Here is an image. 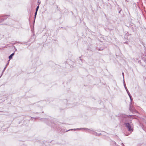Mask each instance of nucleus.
Returning a JSON list of instances; mask_svg holds the SVG:
<instances>
[{"instance_id":"1","label":"nucleus","mask_w":146,"mask_h":146,"mask_svg":"<svg viewBox=\"0 0 146 146\" xmlns=\"http://www.w3.org/2000/svg\"><path fill=\"white\" fill-rule=\"evenodd\" d=\"M10 16V15H6L2 16L0 17V25H11L12 24L13 20L10 19H9L8 20V22L7 23H2V22L6 20Z\"/></svg>"},{"instance_id":"2","label":"nucleus","mask_w":146,"mask_h":146,"mask_svg":"<svg viewBox=\"0 0 146 146\" xmlns=\"http://www.w3.org/2000/svg\"><path fill=\"white\" fill-rule=\"evenodd\" d=\"M131 115H122L121 116L122 118L121 119V121L125 124V123L129 122L131 120H130L129 119V116H131Z\"/></svg>"},{"instance_id":"3","label":"nucleus","mask_w":146,"mask_h":146,"mask_svg":"<svg viewBox=\"0 0 146 146\" xmlns=\"http://www.w3.org/2000/svg\"><path fill=\"white\" fill-rule=\"evenodd\" d=\"M124 125L128 129V131L131 132H132L133 131V128L131 127L132 125L131 123V120H130L129 122L125 123Z\"/></svg>"},{"instance_id":"4","label":"nucleus","mask_w":146,"mask_h":146,"mask_svg":"<svg viewBox=\"0 0 146 146\" xmlns=\"http://www.w3.org/2000/svg\"><path fill=\"white\" fill-rule=\"evenodd\" d=\"M52 127H53V128L57 130H60V128H59V126L58 125L54 123H51V125H50Z\"/></svg>"},{"instance_id":"5","label":"nucleus","mask_w":146,"mask_h":146,"mask_svg":"<svg viewBox=\"0 0 146 146\" xmlns=\"http://www.w3.org/2000/svg\"><path fill=\"white\" fill-rule=\"evenodd\" d=\"M123 85H124V86L125 88V89L127 92V94H128V95L130 94L126 86V84H125V81L124 80V82H123Z\"/></svg>"},{"instance_id":"6","label":"nucleus","mask_w":146,"mask_h":146,"mask_svg":"<svg viewBox=\"0 0 146 146\" xmlns=\"http://www.w3.org/2000/svg\"><path fill=\"white\" fill-rule=\"evenodd\" d=\"M14 54V52L12 54H11L9 56V59H11L12 58L13 56V55Z\"/></svg>"},{"instance_id":"7","label":"nucleus","mask_w":146,"mask_h":146,"mask_svg":"<svg viewBox=\"0 0 146 146\" xmlns=\"http://www.w3.org/2000/svg\"><path fill=\"white\" fill-rule=\"evenodd\" d=\"M128 95H129V96L130 98V101H131L130 103L131 104L132 103V101L133 100V98H132L130 94Z\"/></svg>"},{"instance_id":"8","label":"nucleus","mask_w":146,"mask_h":146,"mask_svg":"<svg viewBox=\"0 0 146 146\" xmlns=\"http://www.w3.org/2000/svg\"><path fill=\"white\" fill-rule=\"evenodd\" d=\"M35 19H34V23H35V20L36 19V11L35 12Z\"/></svg>"},{"instance_id":"9","label":"nucleus","mask_w":146,"mask_h":146,"mask_svg":"<svg viewBox=\"0 0 146 146\" xmlns=\"http://www.w3.org/2000/svg\"><path fill=\"white\" fill-rule=\"evenodd\" d=\"M83 129L84 130H88V132H90V131H91V130H90L86 128H83Z\"/></svg>"},{"instance_id":"10","label":"nucleus","mask_w":146,"mask_h":146,"mask_svg":"<svg viewBox=\"0 0 146 146\" xmlns=\"http://www.w3.org/2000/svg\"><path fill=\"white\" fill-rule=\"evenodd\" d=\"M81 128H77V129H69V130H67L66 132H67L68 131H70V130H75L76 129H80Z\"/></svg>"},{"instance_id":"11","label":"nucleus","mask_w":146,"mask_h":146,"mask_svg":"<svg viewBox=\"0 0 146 146\" xmlns=\"http://www.w3.org/2000/svg\"><path fill=\"white\" fill-rule=\"evenodd\" d=\"M92 133L95 135H97V133L94 131H92Z\"/></svg>"},{"instance_id":"12","label":"nucleus","mask_w":146,"mask_h":146,"mask_svg":"<svg viewBox=\"0 0 146 146\" xmlns=\"http://www.w3.org/2000/svg\"><path fill=\"white\" fill-rule=\"evenodd\" d=\"M118 10L119 11V13H120V12L121 11V8H119L118 9Z\"/></svg>"},{"instance_id":"13","label":"nucleus","mask_w":146,"mask_h":146,"mask_svg":"<svg viewBox=\"0 0 146 146\" xmlns=\"http://www.w3.org/2000/svg\"><path fill=\"white\" fill-rule=\"evenodd\" d=\"M112 143L113 144H114L115 145H116V143L114 141H112Z\"/></svg>"},{"instance_id":"14","label":"nucleus","mask_w":146,"mask_h":146,"mask_svg":"<svg viewBox=\"0 0 146 146\" xmlns=\"http://www.w3.org/2000/svg\"><path fill=\"white\" fill-rule=\"evenodd\" d=\"M6 66H5V68H4V69L3 70V71H2V73H3V72H4V71H5V69H6Z\"/></svg>"},{"instance_id":"15","label":"nucleus","mask_w":146,"mask_h":146,"mask_svg":"<svg viewBox=\"0 0 146 146\" xmlns=\"http://www.w3.org/2000/svg\"><path fill=\"white\" fill-rule=\"evenodd\" d=\"M15 49V52L17 50V49L15 48V46H13V47Z\"/></svg>"},{"instance_id":"16","label":"nucleus","mask_w":146,"mask_h":146,"mask_svg":"<svg viewBox=\"0 0 146 146\" xmlns=\"http://www.w3.org/2000/svg\"><path fill=\"white\" fill-rule=\"evenodd\" d=\"M143 62H145V65H145V64H146V60L145 59L143 60Z\"/></svg>"},{"instance_id":"17","label":"nucleus","mask_w":146,"mask_h":146,"mask_svg":"<svg viewBox=\"0 0 146 146\" xmlns=\"http://www.w3.org/2000/svg\"><path fill=\"white\" fill-rule=\"evenodd\" d=\"M122 74L123 76V80H124V73H123V72H122Z\"/></svg>"},{"instance_id":"18","label":"nucleus","mask_w":146,"mask_h":146,"mask_svg":"<svg viewBox=\"0 0 146 146\" xmlns=\"http://www.w3.org/2000/svg\"><path fill=\"white\" fill-rule=\"evenodd\" d=\"M39 5H38V6H37V11L38 10V8H39Z\"/></svg>"},{"instance_id":"19","label":"nucleus","mask_w":146,"mask_h":146,"mask_svg":"<svg viewBox=\"0 0 146 146\" xmlns=\"http://www.w3.org/2000/svg\"><path fill=\"white\" fill-rule=\"evenodd\" d=\"M9 63H7L5 66H6V67L7 66L9 65Z\"/></svg>"},{"instance_id":"20","label":"nucleus","mask_w":146,"mask_h":146,"mask_svg":"<svg viewBox=\"0 0 146 146\" xmlns=\"http://www.w3.org/2000/svg\"><path fill=\"white\" fill-rule=\"evenodd\" d=\"M121 145L122 146H123V145H124V144H123V143H121Z\"/></svg>"},{"instance_id":"21","label":"nucleus","mask_w":146,"mask_h":146,"mask_svg":"<svg viewBox=\"0 0 146 146\" xmlns=\"http://www.w3.org/2000/svg\"><path fill=\"white\" fill-rule=\"evenodd\" d=\"M44 119V120H45V121H46H46H47V120H48V119Z\"/></svg>"},{"instance_id":"22","label":"nucleus","mask_w":146,"mask_h":146,"mask_svg":"<svg viewBox=\"0 0 146 146\" xmlns=\"http://www.w3.org/2000/svg\"><path fill=\"white\" fill-rule=\"evenodd\" d=\"M10 59H9L8 60V63H9V61H10Z\"/></svg>"},{"instance_id":"23","label":"nucleus","mask_w":146,"mask_h":146,"mask_svg":"<svg viewBox=\"0 0 146 146\" xmlns=\"http://www.w3.org/2000/svg\"><path fill=\"white\" fill-rule=\"evenodd\" d=\"M103 50V49H102V50L101 49H100V48L99 49V50Z\"/></svg>"},{"instance_id":"24","label":"nucleus","mask_w":146,"mask_h":146,"mask_svg":"<svg viewBox=\"0 0 146 146\" xmlns=\"http://www.w3.org/2000/svg\"><path fill=\"white\" fill-rule=\"evenodd\" d=\"M100 134H98V133H97V135H99Z\"/></svg>"},{"instance_id":"25","label":"nucleus","mask_w":146,"mask_h":146,"mask_svg":"<svg viewBox=\"0 0 146 146\" xmlns=\"http://www.w3.org/2000/svg\"><path fill=\"white\" fill-rule=\"evenodd\" d=\"M18 43H20V42H18Z\"/></svg>"},{"instance_id":"26","label":"nucleus","mask_w":146,"mask_h":146,"mask_svg":"<svg viewBox=\"0 0 146 146\" xmlns=\"http://www.w3.org/2000/svg\"><path fill=\"white\" fill-rule=\"evenodd\" d=\"M80 60H81V61L82 60V59H80Z\"/></svg>"},{"instance_id":"27","label":"nucleus","mask_w":146,"mask_h":146,"mask_svg":"<svg viewBox=\"0 0 146 146\" xmlns=\"http://www.w3.org/2000/svg\"><path fill=\"white\" fill-rule=\"evenodd\" d=\"M123 146H125V145H123Z\"/></svg>"},{"instance_id":"28","label":"nucleus","mask_w":146,"mask_h":146,"mask_svg":"<svg viewBox=\"0 0 146 146\" xmlns=\"http://www.w3.org/2000/svg\"><path fill=\"white\" fill-rule=\"evenodd\" d=\"M31 30L32 31H33V30H32V29H31Z\"/></svg>"},{"instance_id":"29","label":"nucleus","mask_w":146,"mask_h":146,"mask_svg":"<svg viewBox=\"0 0 146 146\" xmlns=\"http://www.w3.org/2000/svg\"><path fill=\"white\" fill-rule=\"evenodd\" d=\"M145 56H146V54H145Z\"/></svg>"}]
</instances>
